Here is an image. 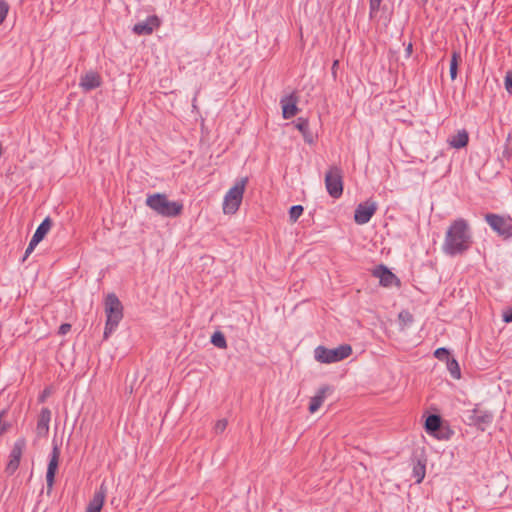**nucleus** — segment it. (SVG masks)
Returning a JSON list of instances; mask_svg holds the SVG:
<instances>
[{
	"label": "nucleus",
	"instance_id": "obj_1",
	"mask_svg": "<svg viewBox=\"0 0 512 512\" xmlns=\"http://www.w3.org/2000/svg\"><path fill=\"white\" fill-rule=\"evenodd\" d=\"M472 243L469 223L463 218H458L448 227L442 248L447 255H462L470 249Z\"/></svg>",
	"mask_w": 512,
	"mask_h": 512
},
{
	"label": "nucleus",
	"instance_id": "obj_2",
	"mask_svg": "<svg viewBox=\"0 0 512 512\" xmlns=\"http://www.w3.org/2000/svg\"><path fill=\"white\" fill-rule=\"evenodd\" d=\"M145 204L160 216L173 218L182 214L183 204L179 201H170L166 194L154 193L148 195Z\"/></svg>",
	"mask_w": 512,
	"mask_h": 512
},
{
	"label": "nucleus",
	"instance_id": "obj_3",
	"mask_svg": "<svg viewBox=\"0 0 512 512\" xmlns=\"http://www.w3.org/2000/svg\"><path fill=\"white\" fill-rule=\"evenodd\" d=\"M104 305L107 319L103 337L104 339H108L123 318V305L114 293H109L106 296Z\"/></svg>",
	"mask_w": 512,
	"mask_h": 512
},
{
	"label": "nucleus",
	"instance_id": "obj_4",
	"mask_svg": "<svg viewBox=\"0 0 512 512\" xmlns=\"http://www.w3.org/2000/svg\"><path fill=\"white\" fill-rule=\"evenodd\" d=\"M247 183V177L240 178L228 190L223 201V211L225 214H234L239 209Z\"/></svg>",
	"mask_w": 512,
	"mask_h": 512
},
{
	"label": "nucleus",
	"instance_id": "obj_5",
	"mask_svg": "<svg viewBox=\"0 0 512 512\" xmlns=\"http://www.w3.org/2000/svg\"><path fill=\"white\" fill-rule=\"evenodd\" d=\"M314 353L318 362L329 364L348 358L352 354V347L349 344H342L333 349L318 346Z\"/></svg>",
	"mask_w": 512,
	"mask_h": 512
},
{
	"label": "nucleus",
	"instance_id": "obj_6",
	"mask_svg": "<svg viewBox=\"0 0 512 512\" xmlns=\"http://www.w3.org/2000/svg\"><path fill=\"white\" fill-rule=\"evenodd\" d=\"M494 419V415L491 411L482 409L479 404L471 410L465 412V423L469 426H475L481 431H484Z\"/></svg>",
	"mask_w": 512,
	"mask_h": 512
},
{
	"label": "nucleus",
	"instance_id": "obj_7",
	"mask_svg": "<svg viewBox=\"0 0 512 512\" xmlns=\"http://www.w3.org/2000/svg\"><path fill=\"white\" fill-rule=\"evenodd\" d=\"M485 221L499 236L508 239L512 237V218L499 214L487 213Z\"/></svg>",
	"mask_w": 512,
	"mask_h": 512
},
{
	"label": "nucleus",
	"instance_id": "obj_8",
	"mask_svg": "<svg viewBox=\"0 0 512 512\" xmlns=\"http://www.w3.org/2000/svg\"><path fill=\"white\" fill-rule=\"evenodd\" d=\"M325 186L328 194L338 199L343 194V177L342 171L337 166H332L325 174Z\"/></svg>",
	"mask_w": 512,
	"mask_h": 512
},
{
	"label": "nucleus",
	"instance_id": "obj_9",
	"mask_svg": "<svg viewBox=\"0 0 512 512\" xmlns=\"http://www.w3.org/2000/svg\"><path fill=\"white\" fill-rule=\"evenodd\" d=\"M377 203L372 200H367L357 205L354 212V221L358 225H364L370 221L377 211Z\"/></svg>",
	"mask_w": 512,
	"mask_h": 512
},
{
	"label": "nucleus",
	"instance_id": "obj_10",
	"mask_svg": "<svg viewBox=\"0 0 512 512\" xmlns=\"http://www.w3.org/2000/svg\"><path fill=\"white\" fill-rule=\"evenodd\" d=\"M26 447L25 438H19L15 441L9 455V462L6 465L5 472L12 475L18 469L23 451Z\"/></svg>",
	"mask_w": 512,
	"mask_h": 512
},
{
	"label": "nucleus",
	"instance_id": "obj_11",
	"mask_svg": "<svg viewBox=\"0 0 512 512\" xmlns=\"http://www.w3.org/2000/svg\"><path fill=\"white\" fill-rule=\"evenodd\" d=\"M60 459V449L57 445H54L50 454V459L46 472V484H47V494H50L54 483H55V475L59 466Z\"/></svg>",
	"mask_w": 512,
	"mask_h": 512
},
{
	"label": "nucleus",
	"instance_id": "obj_12",
	"mask_svg": "<svg viewBox=\"0 0 512 512\" xmlns=\"http://www.w3.org/2000/svg\"><path fill=\"white\" fill-rule=\"evenodd\" d=\"M160 26V20L156 15L149 16L145 21L136 23L132 31L137 35H150Z\"/></svg>",
	"mask_w": 512,
	"mask_h": 512
},
{
	"label": "nucleus",
	"instance_id": "obj_13",
	"mask_svg": "<svg viewBox=\"0 0 512 512\" xmlns=\"http://www.w3.org/2000/svg\"><path fill=\"white\" fill-rule=\"evenodd\" d=\"M102 84L101 76L94 71H89L86 74L82 75L80 78V87L85 92H89L100 87Z\"/></svg>",
	"mask_w": 512,
	"mask_h": 512
},
{
	"label": "nucleus",
	"instance_id": "obj_14",
	"mask_svg": "<svg viewBox=\"0 0 512 512\" xmlns=\"http://www.w3.org/2000/svg\"><path fill=\"white\" fill-rule=\"evenodd\" d=\"M280 104L282 107V115L284 119H290L297 114V97L294 94H290L282 98Z\"/></svg>",
	"mask_w": 512,
	"mask_h": 512
},
{
	"label": "nucleus",
	"instance_id": "obj_15",
	"mask_svg": "<svg viewBox=\"0 0 512 512\" xmlns=\"http://www.w3.org/2000/svg\"><path fill=\"white\" fill-rule=\"evenodd\" d=\"M373 276L379 278L380 284L384 287H390L394 282H399L395 274L384 265L377 266L373 271Z\"/></svg>",
	"mask_w": 512,
	"mask_h": 512
},
{
	"label": "nucleus",
	"instance_id": "obj_16",
	"mask_svg": "<svg viewBox=\"0 0 512 512\" xmlns=\"http://www.w3.org/2000/svg\"><path fill=\"white\" fill-rule=\"evenodd\" d=\"M51 420V411L49 408H42L38 417L36 433L38 437H45L49 432V423Z\"/></svg>",
	"mask_w": 512,
	"mask_h": 512
},
{
	"label": "nucleus",
	"instance_id": "obj_17",
	"mask_svg": "<svg viewBox=\"0 0 512 512\" xmlns=\"http://www.w3.org/2000/svg\"><path fill=\"white\" fill-rule=\"evenodd\" d=\"M106 496V489L104 485L100 486V489L96 491L93 498L90 500L86 512H100Z\"/></svg>",
	"mask_w": 512,
	"mask_h": 512
},
{
	"label": "nucleus",
	"instance_id": "obj_18",
	"mask_svg": "<svg viewBox=\"0 0 512 512\" xmlns=\"http://www.w3.org/2000/svg\"><path fill=\"white\" fill-rule=\"evenodd\" d=\"M469 142V134L465 129L459 130L455 135L448 139V143L455 149H461L467 146Z\"/></svg>",
	"mask_w": 512,
	"mask_h": 512
},
{
	"label": "nucleus",
	"instance_id": "obj_19",
	"mask_svg": "<svg viewBox=\"0 0 512 512\" xmlns=\"http://www.w3.org/2000/svg\"><path fill=\"white\" fill-rule=\"evenodd\" d=\"M442 425V419L437 414H430L425 420V430L430 435H437Z\"/></svg>",
	"mask_w": 512,
	"mask_h": 512
},
{
	"label": "nucleus",
	"instance_id": "obj_20",
	"mask_svg": "<svg viewBox=\"0 0 512 512\" xmlns=\"http://www.w3.org/2000/svg\"><path fill=\"white\" fill-rule=\"evenodd\" d=\"M296 128L302 133L304 141L308 144L314 143V135L309 128V122L305 118H298Z\"/></svg>",
	"mask_w": 512,
	"mask_h": 512
},
{
	"label": "nucleus",
	"instance_id": "obj_21",
	"mask_svg": "<svg viewBox=\"0 0 512 512\" xmlns=\"http://www.w3.org/2000/svg\"><path fill=\"white\" fill-rule=\"evenodd\" d=\"M52 227V220L50 217H46L41 224L37 227L35 233L33 234L36 236V238L40 239L41 241L45 238L47 233Z\"/></svg>",
	"mask_w": 512,
	"mask_h": 512
},
{
	"label": "nucleus",
	"instance_id": "obj_22",
	"mask_svg": "<svg viewBox=\"0 0 512 512\" xmlns=\"http://www.w3.org/2000/svg\"><path fill=\"white\" fill-rule=\"evenodd\" d=\"M461 60V55H460V52L459 51H453L452 52V57H451V61H450V77L452 80H455L456 77H457V73H458V65H459V61Z\"/></svg>",
	"mask_w": 512,
	"mask_h": 512
},
{
	"label": "nucleus",
	"instance_id": "obj_23",
	"mask_svg": "<svg viewBox=\"0 0 512 512\" xmlns=\"http://www.w3.org/2000/svg\"><path fill=\"white\" fill-rule=\"evenodd\" d=\"M447 369L454 379H460L461 371L457 360L454 357H450L447 361Z\"/></svg>",
	"mask_w": 512,
	"mask_h": 512
},
{
	"label": "nucleus",
	"instance_id": "obj_24",
	"mask_svg": "<svg viewBox=\"0 0 512 512\" xmlns=\"http://www.w3.org/2000/svg\"><path fill=\"white\" fill-rule=\"evenodd\" d=\"M426 466L421 461H417V463L413 467V477L415 478V483L419 484L423 481L425 477Z\"/></svg>",
	"mask_w": 512,
	"mask_h": 512
},
{
	"label": "nucleus",
	"instance_id": "obj_25",
	"mask_svg": "<svg viewBox=\"0 0 512 512\" xmlns=\"http://www.w3.org/2000/svg\"><path fill=\"white\" fill-rule=\"evenodd\" d=\"M211 343L220 349H224L227 347V342L224 334L220 331H216L211 336Z\"/></svg>",
	"mask_w": 512,
	"mask_h": 512
},
{
	"label": "nucleus",
	"instance_id": "obj_26",
	"mask_svg": "<svg viewBox=\"0 0 512 512\" xmlns=\"http://www.w3.org/2000/svg\"><path fill=\"white\" fill-rule=\"evenodd\" d=\"M304 208L302 205H294L289 210V219L291 222H296L302 215Z\"/></svg>",
	"mask_w": 512,
	"mask_h": 512
},
{
	"label": "nucleus",
	"instance_id": "obj_27",
	"mask_svg": "<svg viewBox=\"0 0 512 512\" xmlns=\"http://www.w3.org/2000/svg\"><path fill=\"white\" fill-rule=\"evenodd\" d=\"M398 318L399 321L405 326L412 324L414 321L413 315L407 310L401 311L398 315Z\"/></svg>",
	"mask_w": 512,
	"mask_h": 512
},
{
	"label": "nucleus",
	"instance_id": "obj_28",
	"mask_svg": "<svg viewBox=\"0 0 512 512\" xmlns=\"http://www.w3.org/2000/svg\"><path fill=\"white\" fill-rule=\"evenodd\" d=\"M382 0H370L369 1V16L374 18L380 9Z\"/></svg>",
	"mask_w": 512,
	"mask_h": 512
},
{
	"label": "nucleus",
	"instance_id": "obj_29",
	"mask_svg": "<svg viewBox=\"0 0 512 512\" xmlns=\"http://www.w3.org/2000/svg\"><path fill=\"white\" fill-rule=\"evenodd\" d=\"M7 412V409H3L0 412V436L6 433L11 428L10 423L2 421V419L6 416Z\"/></svg>",
	"mask_w": 512,
	"mask_h": 512
},
{
	"label": "nucleus",
	"instance_id": "obj_30",
	"mask_svg": "<svg viewBox=\"0 0 512 512\" xmlns=\"http://www.w3.org/2000/svg\"><path fill=\"white\" fill-rule=\"evenodd\" d=\"M434 356L440 361H447L451 357L449 351L444 347L436 349Z\"/></svg>",
	"mask_w": 512,
	"mask_h": 512
},
{
	"label": "nucleus",
	"instance_id": "obj_31",
	"mask_svg": "<svg viewBox=\"0 0 512 512\" xmlns=\"http://www.w3.org/2000/svg\"><path fill=\"white\" fill-rule=\"evenodd\" d=\"M9 11V5L6 1L0 0V25L4 22Z\"/></svg>",
	"mask_w": 512,
	"mask_h": 512
},
{
	"label": "nucleus",
	"instance_id": "obj_32",
	"mask_svg": "<svg viewBox=\"0 0 512 512\" xmlns=\"http://www.w3.org/2000/svg\"><path fill=\"white\" fill-rule=\"evenodd\" d=\"M330 387L329 386H323L321 387L317 394L314 396L315 399H317L321 404H323L325 398H326V394L330 391Z\"/></svg>",
	"mask_w": 512,
	"mask_h": 512
},
{
	"label": "nucleus",
	"instance_id": "obj_33",
	"mask_svg": "<svg viewBox=\"0 0 512 512\" xmlns=\"http://www.w3.org/2000/svg\"><path fill=\"white\" fill-rule=\"evenodd\" d=\"M512 158V148L509 146V144H505L500 156L501 161H509Z\"/></svg>",
	"mask_w": 512,
	"mask_h": 512
},
{
	"label": "nucleus",
	"instance_id": "obj_34",
	"mask_svg": "<svg viewBox=\"0 0 512 512\" xmlns=\"http://www.w3.org/2000/svg\"><path fill=\"white\" fill-rule=\"evenodd\" d=\"M504 86L506 91L512 95V71H508L505 75Z\"/></svg>",
	"mask_w": 512,
	"mask_h": 512
},
{
	"label": "nucleus",
	"instance_id": "obj_35",
	"mask_svg": "<svg viewBox=\"0 0 512 512\" xmlns=\"http://www.w3.org/2000/svg\"><path fill=\"white\" fill-rule=\"evenodd\" d=\"M227 420L226 419H221V420H218L214 426V430L216 433H222L224 432V430L226 429L227 427Z\"/></svg>",
	"mask_w": 512,
	"mask_h": 512
},
{
	"label": "nucleus",
	"instance_id": "obj_36",
	"mask_svg": "<svg viewBox=\"0 0 512 512\" xmlns=\"http://www.w3.org/2000/svg\"><path fill=\"white\" fill-rule=\"evenodd\" d=\"M321 405L322 404L317 399H315V397H312L309 404V411L314 413L321 407Z\"/></svg>",
	"mask_w": 512,
	"mask_h": 512
},
{
	"label": "nucleus",
	"instance_id": "obj_37",
	"mask_svg": "<svg viewBox=\"0 0 512 512\" xmlns=\"http://www.w3.org/2000/svg\"><path fill=\"white\" fill-rule=\"evenodd\" d=\"M71 330V324L69 323H63L60 325L59 329H58V334L59 335H65L67 334L69 331Z\"/></svg>",
	"mask_w": 512,
	"mask_h": 512
},
{
	"label": "nucleus",
	"instance_id": "obj_38",
	"mask_svg": "<svg viewBox=\"0 0 512 512\" xmlns=\"http://www.w3.org/2000/svg\"><path fill=\"white\" fill-rule=\"evenodd\" d=\"M503 321L505 323L512 322V307L503 312Z\"/></svg>",
	"mask_w": 512,
	"mask_h": 512
},
{
	"label": "nucleus",
	"instance_id": "obj_39",
	"mask_svg": "<svg viewBox=\"0 0 512 512\" xmlns=\"http://www.w3.org/2000/svg\"><path fill=\"white\" fill-rule=\"evenodd\" d=\"M40 242H41V240H40V239H38V238H36V236H34V235H33L28 245L30 246V248L35 249V247H36Z\"/></svg>",
	"mask_w": 512,
	"mask_h": 512
},
{
	"label": "nucleus",
	"instance_id": "obj_40",
	"mask_svg": "<svg viewBox=\"0 0 512 512\" xmlns=\"http://www.w3.org/2000/svg\"><path fill=\"white\" fill-rule=\"evenodd\" d=\"M338 66H339V60H334L333 64H332V67H331L332 75H333L334 78H336V73H337Z\"/></svg>",
	"mask_w": 512,
	"mask_h": 512
},
{
	"label": "nucleus",
	"instance_id": "obj_41",
	"mask_svg": "<svg viewBox=\"0 0 512 512\" xmlns=\"http://www.w3.org/2000/svg\"><path fill=\"white\" fill-rule=\"evenodd\" d=\"M49 390L48 389H44V391L42 392V394L39 396V401L40 402H44L46 397L49 395Z\"/></svg>",
	"mask_w": 512,
	"mask_h": 512
},
{
	"label": "nucleus",
	"instance_id": "obj_42",
	"mask_svg": "<svg viewBox=\"0 0 512 512\" xmlns=\"http://www.w3.org/2000/svg\"><path fill=\"white\" fill-rule=\"evenodd\" d=\"M33 251H34V249L30 248V246L28 245V247L25 250V254H24L22 261L24 262Z\"/></svg>",
	"mask_w": 512,
	"mask_h": 512
},
{
	"label": "nucleus",
	"instance_id": "obj_43",
	"mask_svg": "<svg viewBox=\"0 0 512 512\" xmlns=\"http://www.w3.org/2000/svg\"><path fill=\"white\" fill-rule=\"evenodd\" d=\"M406 50H407L408 53H411V51H412V44H409Z\"/></svg>",
	"mask_w": 512,
	"mask_h": 512
},
{
	"label": "nucleus",
	"instance_id": "obj_44",
	"mask_svg": "<svg viewBox=\"0 0 512 512\" xmlns=\"http://www.w3.org/2000/svg\"><path fill=\"white\" fill-rule=\"evenodd\" d=\"M4 150H3V147H2V144L0 143V156L3 154Z\"/></svg>",
	"mask_w": 512,
	"mask_h": 512
}]
</instances>
